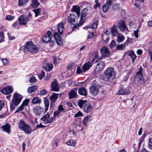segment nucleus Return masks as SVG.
I'll use <instances>...</instances> for the list:
<instances>
[{
  "instance_id": "nucleus-58",
  "label": "nucleus",
  "mask_w": 152,
  "mask_h": 152,
  "mask_svg": "<svg viewBox=\"0 0 152 152\" xmlns=\"http://www.w3.org/2000/svg\"><path fill=\"white\" fill-rule=\"evenodd\" d=\"M36 80V79L35 77L34 76H32L30 79L29 81L30 83H33L35 82Z\"/></svg>"
},
{
  "instance_id": "nucleus-27",
  "label": "nucleus",
  "mask_w": 152,
  "mask_h": 152,
  "mask_svg": "<svg viewBox=\"0 0 152 152\" xmlns=\"http://www.w3.org/2000/svg\"><path fill=\"white\" fill-rule=\"evenodd\" d=\"M24 132L27 134H30L31 132V129L30 126L27 124L26 126L22 129Z\"/></svg>"
},
{
  "instance_id": "nucleus-1",
  "label": "nucleus",
  "mask_w": 152,
  "mask_h": 152,
  "mask_svg": "<svg viewBox=\"0 0 152 152\" xmlns=\"http://www.w3.org/2000/svg\"><path fill=\"white\" fill-rule=\"evenodd\" d=\"M38 50L37 47L34 45L32 42H26L25 46V51H27L33 54L36 53Z\"/></svg>"
},
{
  "instance_id": "nucleus-23",
  "label": "nucleus",
  "mask_w": 152,
  "mask_h": 152,
  "mask_svg": "<svg viewBox=\"0 0 152 152\" xmlns=\"http://www.w3.org/2000/svg\"><path fill=\"white\" fill-rule=\"evenodd\" d=\"M18 21L20 25H24L26 23L27 18L23 16H21L18 18Z\"/></svg>"
},
{
  "instance_id": "nucleus-2",
  "label": "nucleus",
  "mask_w": 152,
  "mask_h": 152,
  "mask_svg": "<svg viewBox=\"0 0 152 152\" xmlns=\"http://www.w3.org/2000/svg\"><path fill=\"white\" fill-rule=\"evenodd\" d=\"M88 9L87 8H84L82 11L80 15V19L79 21V23L77 24L75 26H73L72 30L76 29L77 27L81 26L84 22L86 12H88Z\"/></svg>"
},
{
  "instance_id": "nucleus-34",
  "label": "nucleus",
  "mask_w": 152,
  "mask_h": 152,
  "mask_svg": "<svg viewBox=\"0 0 152 152\" xmlns=\"http://www.w3.org/2000/svg\"><path fill=\"white\" fill-rule=\"evenodd\" d=\"M44 103L45 107V113L46 112L48 108L49 105V102L48 99L46 98L44 99Z\"/></svg>"
},
{
  "instance_id": "nucleus-29",
  "label": "nucleus",
  "mask_w": 152,
  "mask_h": 152,
  "mask_svg": "<svg viewBox=\"0 0 152 152\" xmlns=\"http://www.w3.org/2000/svg\"><path fill=\"white\" fill-rule=\"evenodd\" d=\"M27 124L23 120H21L19 123L18 127L22 130Z\"/></svg>"
},
{
  "instance_id": "nucleus-33",
  "label": "nucleus",
  "mask_w": 152,
  "mask_h": 152,
  "mask_svg": "<svg viewBox=\"0 0 152 152\" xmlns=\"http://www.w3.org/2000/svg\"><path fill=\"white\" fill-rule=\"evenodd\" d=\"M124 37L121 34H118L117 35V42L120 43L123 42L124 39Z\"/></svg>"
},
{
  "instance_id": "nucleus-50",
  "label": "nucleus",
  "mask_w": 152,
  "mask_h": 152,
  "mask_svg": "<svg viewBox=\"0 0 152 152\" xmlns=\"http://www.w3.org/2000/svg\"><path fill=\"white\" fill-rule=\"evenodd\" d=\"M148 147L149 149L152 150V138H151L149 140Z\"/></svg>"
},
{
  "instance_id": "nucleus-46",
  "label": "nucleus",
  "mask_w": 152,
  "mask_h": 152,
  "mask_svg": "<svg viewBox=\"0 0 152 152\" xmlns=\"http://www.w3.org/2000/svg\"><path fill=\"white\" fill-rule=\"evenodd\" d=\"M98 1V0H95V1L96 4L94 6V9L95 10H96L98 7H100V4Z\"/></svg>"
},
{
  "instance_id": "nucleus-63",
  "label": "nucleus",
  "mask_w": 152,
  "mask_h": 152,
  "mask_svg": "<svg viewBox=\"0 0 152 152\" xmlns=\"http://www.w3.org/2000/svg\"><path fill=\"white\" fill-rule=\"evenodd\" d=\"M115 45V42L114 40H113L110 44V46L111 48L113 47Z\"/></svg>"
},
{
  "instance_id": "nucleus-45",
  "label": "nucleus",
  "mask_w": 152,
  "mask_h": 152,
  "mask_svg": "<svg viewBox=\"0 0 152 152\" xmlns=\"http://www.w3.org/2000/svg\"><path fill=\"white\" fill-rule=\"evenodd\" d=\"M125 46L124 44L118 45L116 46V48L118 50H123L125 49Z\"/></svg>"
},
{
  "instance_id": "nucleus-37",
  "label": "nucleus",
  "mask_w": 152,
  "mask_h": 152,
  "mask_svg": "<svg viewBox=\"0 0 152 152\" xmlns=\"http://www.w3.org/2000/svg\"><path fill=\"white\" fill-rule=\"evenodd\" d=\"M53 67V65L51 64H46L45 66H44V69L47 71H50Z\"/></svg>"
},
{
  "instance_id": "nucleus-49",
  "label": "nucleus",
  "mask_w": 152,
  "mask_h": 152,
  "mask_svg": "<svg viewBox=\"0 0 152 152\" xmlns=\"http://www.w3.org/2000/svg\"><path fill=\"white\" fill-rule=\"evenodd\" d=\"M29 0H19L18 5L21 6L26 3Z\"/></svg>"
},
{
  "instance_id": "nucleus-28",
  "label": "nucleus",
  "mask_w": 152,
  "mask_h": 152,
  "mask_svg": "<svg viewBox=\"0 0 152 152\" xmlns=\"http://www.w3.org/2000/svg\"><path fill=\"white\" fill-rule=\"evenodd\" d=\"M102 36V38L103 39V42L105 43H108L109 39V35L106 34H103Z\"/></svg>"
},
{
  "instance_id": "nucleus-18",
  "label": "nucleus",
  "mask_w": 152,
  "mask_h": 152,
  "mask_svg": "<svg viewBox=\"0 0 152 152\" xmlns=\"http://www.w3.org/2000/svg\"><path fill=\"white\" fill-rule=\"evenodd\" d=\"M91 116L90 115H88L85 117L82 120V123L85 126H87L88 123L91 120Z\"/></svg>"
},
{
  "instance_id": "nucleus-3",
  "label": "nucleus",
  "mask_w": 152,
  "mask_h": 152,
  "mask_svg": "<svg viewBox=\"0 0 152 152\" xmlns=\"http://www.w3.org/2000/svg\"><path fill=\"white\" fill-rule=\"evenodd\" d=\"M142 69V68L141 66L139 68L138 71L137 72L136 75L134 77V81L137 84H140L143 80Z\"/></svg>"
},
{
  "instance_id": "nucleus-60",
  "label": "nucleus",
  "mask_w": 152,
  "mask_h": 152,
  "mask_svg": "<svg viewBox=\"0 0 152 152\" xmlns=\"http://www.w3.org/2000/svg\"><path fill=\"white\" fill-rule=\"evenodd\" d=\"M132 39L128 37L127 40L124 43V45H127L129 43H130Z\"/></svg>"
},
{
  "instance_id": "nucleus-8",
  "label": "nucleus",
  "mask_w": 152,
  "mask_h": 152,
  "mask_svg": "<svg viewBox=\"0 0 152 152\" xmlns=\"http://www.w3.org/2000/svg\"><path fill=\"white\" fill-rule=\"evenodd\" d=\"M106 80H108L114 74V72L113 68H107L104 72Z\"/></svg>"
},
{
  "instance_id": "nucleus-41",
  "label": "nucleus",
  "mask_w": 152,
  "mask_h": 152,
  "mask_svg": "<svg viewBox=\"0 0 152 152\" xmlns=\"http://www.w3.org/2000/svg\"><path fill=\"white\" fill-rule=\"evenodd\" d=\"M98 24V20L94 19V20L93 23L91 27H88L89 28H93L94 29H96Z\"/></svg>"
},
{
  "instance_id": "nucleus-7",
  "label": "nucleus",
  "mask_w": 152,
  "mask_h": 152,
  "mask_svg": "<svg viewBox=\"0 0 152 152\" xmlns=\"http://www.w3.org/2000/svg\"><path fill=\"white\" fill-rule=\"evenodd\" d=\"M22 98V96L20 94L18 93H15L13 94L12 101L16 104H19L21 102Z\"/></svg>"
},
{
  "instance_id": "nucleus-15",
  "label": "nucleus",
  "mask_w": 152,
  "mask_h": 152,
  "mask_svg": "<svg viewBox=\"0 0 152 152\" xmlns=\"http://www.w3.org/2000/svg\"><path fill=\"white\" fill-rule=\"evenodd\" d=\"M101 53L104 57H108L110 55V52L106 47H104L100 49Z\"/></svg>"
},
{
  "instance_id": "nucleus-62",
  "label": "nucleus",
  "mask_w": 152,
  "mask_h": 152,
  "mask_svg": "<svg viewBox=\"0 0 152 152\" xmlns=\"http://www.w3.org/2000/svg\"><path fill=\"white\" fill-rule=\"evenodd\" d=\"M47 93L46 90L44 89L41 91L40 95L41 96H43L46 94Z\"/></svg>"
},
{
  "instance_id": "nucleus-51",
  "label": "nucleus",
  "mask_w": 152,
  "mask_h": 152,
  "mask_svg": "<svg viewBox=\"0 0 152 152\" xmlns=\"http://www.w3.org/2000/svg\"><path fill=\"white\" fill-rule=\"evenodd\" d=\"M15 18L14 16H12L10 15H8L6 16L5 18V19L7 20H12Z\"/></svg>"
},
{
  "instance_id": "nucleus-30",
  "label": "nucleus",
  "mask_w": 152,
  "mask_h": 152,
  "mask_svg": "<svg viewBox=\"0 0 152 152\" xmlns=\"http://www.w3.org/2000/svg\"><path fill=\"white\" fill-rule=\"evenodd\" d=\"M76 141L75 140H73L72 139L70 140L69 141L66 142V144L68 145L75 147L76 145Z\"/></svg>"
},
{
  "instance_id": "nucleus-56",
  "label": "nucleus",
  "mask_w": 152,
  "mask_h": 152,
  "mask_svg": "<svg viewBox=\"0 0 152 152\" xmlns=\"http://www.w3.org/2000/svg\"><path fill=\"white\" fill-rule=\"evenodd\" d=\"M45 76L44 72L42 71L41 73L39 75V77L40 79H41Z\"/></svg>"
},
{
  "instance_id": "nucleus-35",
  "label": "nucleus",
  "mask_w": 152,
  "mask_h": 152,
  "mask_svg": "<svg viewBox=\"0 0 152 152\" xmlns=\"http://www.w3.org/2000/svg\"><path fill=\"white\" fill-rule=\"evenodd\" d=\"M37 88V86H32L28 88V92L29 93H31L35 92L36 91Z\"/></svg>"
},
{
  "instance_id": "nucleus-14",
  "label": "nucleus",
  "mask_w": 152,
  "mask_h": 152,
  "mask_svg": "<svg viewBox=\"0 0 152 152\" xmlns=\"http://www.w3.org/2000/svg\"><path fill=\"white\" fill-rule=\"evenodd\" d=\"M54 38L58 45L61 46L63 43L60 35L57 32H55L54 34Z\"/></svg>"
},
{
  "instance_id": "nucleus-11",
  "label": "nucleus",
  "mask_w": 152,
  "mask_h": 152,
  "mask_svg": "<svg viewBox=\"0 0 152 152\" xmlns=\"http://www.w3.org/2000/svg\"><path fill=\"white\" fill-rule=\"evenodd\" d=\"M113 1L111 0H107L106 3L102 6V9L103 12H107L110 7L111 6V4Z\"/></svg>"
},
{
  "instance_id": "nucleus-19",
  "label": "nucleus",
  "mask_w": 152,
  "mask_h": 152,
  "mask_svg": "<svg viewBox=\"0 0 152 152\" xmlns=\"http://www.w3.org/2000/svg\"><path fill=\"white\" fill-rule=\"evenodd\" d=\"M93 64L91 62H88L85 63L82 66L84 72L88 70L92 65Z\"/></svg>"
},
{
  "instance_id": "nucleus-22",
  "label": "nucleus",
  "mask_w": 152,
  "mask_h": 152,
  "mask_svg": "<svg viewBox=\"0 0 152 152\" xmlns=\"http://www.w3.org/2000/svg\"><path fill=\"white\" fill-rule=\"evenodd\" d=\"M43 108L40 106H37L34 108V111L37 115H40L43 112Z\"/></svg>"
},
{
  "instance_id": "nucleus-17",
  "label": "nucleus",
  "mask_w": 152,
  "mask_h": 152,
  "mask_svg": "<svg viewBox=\"0 0 152 152\" xmlns=\"http://www.w3.org/2000/svg\"><path fill=\"white\" fill-rule=\"evenodd\" d=\"M90 89L91 94L93 96H96L98 94L99 91L97 87L92 86L90 88Z\"/></svg>"
},
{
  "instance_id": "nucleus-36",
  "label": "nucleus",
  "mask_w": 152,
  "mask_h": 152,
  "mask_svg": "<svg viewBox=\"0 0 152 152\" xmlns=\"http://www.w3.org/2000/svg\"><path fill=\"white\" fill-rule=\"evenodd\" d=\"M73 10L77 14L78 17H79L80 15V7L78 6H74L73 8Z\"/></svg>"
},
{
  "instance_id": "nucleus-25",
  "label": "nucleus",
  "mask_w": 152,
  "mask_h": 152,
  "mask_svg": "<svg viewBox=\"0 0 152 152\" xmlns=\"http://www.w3.org/2000/svg\"><path fill=\"white\" fill-rule=\"evenodd\" d=\"M84 110L86 113L90 112L93 109V107L91 106L88 104H86L84 107Z\"/></svg>"
},
{
  "instance_id": "nucleus-6",
  "label": "nucleus",
  "mask_w": 152,
  "mask_h": 152,
  "mask_svg": "<svg viewBox=\"0 0 152 152\" xmlns=\"http://www.w3.org/2000/svg\"><path fill=\"white\" fill-rule=\"evenodd\" d=\"M68 21L70 24L75 25L74 26H75L77 24V20L76 19L75 15L73 14H70L68 17Z\"/></svg>"
},
{
  "instance_id": "nucleus-61",
  "label": "nucleus",
  "mask_w": 152,
  "mask_h": 152,
  "mask_svg": "<svg viewBox=\"0 0 152 152\" xmlns=\"http://www.w3.org/2000/svg\"><path fill=\"white\" fill-rule=\"evenodd\" d=\"M16 29H18L19 28V24L17 22L14 23L12 25Z\"/></svg>"
},
{
  "instance_id": "nucleus-32",
  "label": "nucleus",
  "mask_w": 152,
  "mask_h": 152,
  "mask_svg": "<svg viewBox=\"0 0 152 152\" xmlns=\"http://www.w3.org/2000/svg\"><path fill=\"white\" fill-rule=\"evenodd\" d=\"M10 125L9 124H6L5 125L3 126L1 128L5 132L9 134L10 132Z\"/></svg>"
},
{
  "instance_id": "nucleus-24",
  "label": "nucleus",
  "mask_w": 152,
  "mask_h": 152,
  "mask_svg": "<svg viewBox=\"0 0 152 152\" xmlns=\"http://www.w3.org/2000/svg\"><path fill=\"white\" fill-rule=\"evenodd\" d=\"M57 29L59 34H61L64 29V25L62 22H61L57 26Z\"/></svg>"
},
{
  "instance_id": "nucleus-13",
  "label": "nucleus",
  "mask_w": 152,
  "mask_h": 152,
  "mask_svg": "<svg viewBox=\"0 0 152 152\" xmlns=\"http://www.w3.org/2000/svg\"><path fill=\"white\" fill-rule=\"evenodd\" d=\"M105 66V63L103 61H100L97 64L95 70L96 72L101 71L104 68Z\"/></svg>"
},
{
  "instance_id": "nucleus-52",
  "label": "nucleus",
  "mask_w": 152,
  "mask_h": 152,
  "mask_svg": "<svg viewBox=\"0 0 152 152\" xmlns=\"http://www.w3.org/2000/svg\"><path fill=\"white\" fill-rule=\"evenodd\" d=\"M82 72H84L83 70V68L82 69H80V68L79 66H78L76 70V73L78 74H79Z\"/></svg>"
},
{
  "instance_id": "nucleus-12",
  "label": "nucleus",
  "mask_w": 152,
  "mask_h": 152,
  "mask_svg": "<svg viewBox=\"0 0 152 152\" xmlns=\"http://www.w3.org/2000/svg\"><path fill=\"white\" fill-rule=\"evenodd\" d=\"M52 37V35L51 32L48 31L45 34L44 37L42 38V41L45 43H47L50 41Z\"/></svg>"
},
{
  "instance_id": "nucleus-21",
  "label": "nucleus",
  "mask_w": 152,
  "mask_h": 152,
  "mask_svg": "<svg viewBox=\"0 0 152 152\" xmlns=\"http://www.w3.org/2000/svg\"><path fill=\"white\" fill-rule=\"evenodd\" d=\"M78 92L81 95L84 96H86L87 95V91L85 88L81 87L78 90Z\"/></svg>"
},
{
  "instance_id": "nucleus-4",
  "label": "nucleus",
  "mask_w": 152,
  "mask_h": 152,
  "mask_svg": "<svg viewBox=\"0 0 152 152\" xmlns=\"http://www.w3.org/2000/svg\"><path fill=\"white\" fill-rule=\"evenodd\" d=\"M117 25L121 31L124 32L125 30L128 31L127 27L124 20L121 19L118 21L117 23Z\"/></svg>"
},
{
  "instance_id": "nucleus-38",
  "label": "nucleus",
  "mask_w": 152,
  "mask_h": 152,
  "mask_svg": "<svg viewBox=\"0 0 152 152\" xmlns=\"http://www.w3.org/2000/svg\"><path fill=\"white\" fill-rule=\"evenodd\" d=\"M87 101H84L83 100H80L77 102L78 106L80 108H82L83 106L84 107V105L86 104Z\"/></svg>"
},
{
  "instance_id": "nucleus-10",
  "label": "nucleus",
  "mask_w": 152,
  "mask_h": 152,
  "mask_svg": "<svg viewBox=\"0 0 152 152\" xmlns=\"http://www.w3.org/2000/svg\"><path fill=\"white\" fill-rule=\"evenodd\" d=\"M50 117L49 113L48 112L46 115H44L41 119L45 122H44V124H47L51 123L53 120V118L51 117L49 119Z\"/></svg>"
},
{
  "instance_id": "nucleus-20",
  "label": "nucleus",
  "mask_w": 152,
  "mask_h": 152,
  "mask_svg": "<svg viewBox=\"0 0 152 152\" xmlns=\"http://www.w3.org/2000/svg\"><path fill=\"white\" fill-rule=\"evenodd\" d=\"M51 90L53 91H59V88L56 81H54L51 84Z\"/></svg>"
},
{
  "instance_id": "nucleus-64",
  "label": "nucleus",
  "mask_w": 152,
  "mask_h": 152,
  "mask_svg": "<svg viewBox=\"0 0 152 152\" xmlns=\"http://www.w3.org/2000/svg\"><path fill=\"white\" fill-rule=\"evenodd\" d=\"M60 113H61L58 110L55 111L53 113L54 116L56 117L59 115Z\"/></svg>"
},
{
  "instance_id": "nucleus-31",
  "label": "nucleus",
  "mask_w": 152,
  "mask_h": 152,
  "mask_svg": "<svg viewBox=\"0 0 152 152\" xmlns=\"http://www.w3.org/2000/svg\"><path fill=\"white\" fill-rule=\"evenodd\" d=\"M94 58L93 59L91 62L93 63L94 62L96 63L100 59L99 57L98 53L97 52H96L94 53Z\"/></svg>"
},
{
  "instance_id": "nucleus-59",
  "label": "nucleus",
  "mask_w": 152,
  "mask_h": 152,
  "mask_svg": "<svg viewBox=\"0 0 152 152\" xmlns=\"http://www.w3.org/2000/svg\"><path fill=\"white\" fill-rule=\"evenodd\" d=\"M4 37L3 33H0V43L3 41Z\"/></svg>"
},
{
  "instance_id": "nucleus-43",
  "label": "nucleus",
  "mask_w": 152,
  "mask_h": 152,
  "mask_svg": "<svg viewBox=\"0 0 152 152\" xmlns=\"http://www.w3.org/2000/svg\"><path fill=\"white\" fill-rule=\"evenodd\" d=\"M129 56L131 57L132 58L133 63L134 62V61L135 59H136L137 56L134 53V52L133 51L129 53Z\"/></svg>"
},
{
  "instance_id": "nucleus-57",
  "label": "nucleus",
  "mask_w": 152,
  "mask_h": 152,
  "mask_svg": "<svg viewBox=\"0 0 152 152\" xmlns=\"http://www.w3.org/2000/svg\"><path fill=\"white\" fill-rule=\"evenodd\" d=\"M58 110L61 113V112L64 111L65 110V109L63 107L62 105H60L59 106L58 108Z\"/></svg>"
},
{
  "instance_id": "nucleus-39",
  "label": "nucleus",
  "mask_w": 152,
  "mask_h": 152,
  "mask_svg": "<svg viewBox=\"0 0 152 152\" xmlns=\"http://www.w3.org/2000/svg\"><path fill=\"white\" fill-rule=\"evenodd\" d=\"M41 100L39 99L38 97H34L32 99V103L34 104H39L41 103Z\"/></svg>"
},
{
  "instance_id": "nucleus-54",
  "label": "nucleus",
  "mask_w": 152,
  "mask_h": 152,
  "mask_svg": "<svg viewBox=\"0 0 152 152\" xmlns=\"http://www.w3.org/2000/svg\"><path fill=\"white\" fill-rule=\"evenodd\" d=\"M29 99H26L23 102L22 105L24 107H26L27 105V104L29 102Z\"/></svg>"
},
{
  "instance_id": "nucleus-5",
  "label": "nucleus",
  "mask_w": 152,
  "mask_h": 152,
  "mask_svg": "<svg viewBox=\"0 0 152 152\" xmlns=\"http://www.w3.org/2000/svg\"><path fill=\"white\" fill-rule=\"evenodd\" d=\"M130 90L128 86L126 85H123L118 91V94L119 95H127L129 94Z\"/></svg>"
},
{
  "instance_id": "nucleus-44",
  "label": "nucleus",
  "mask_w": 152,
  "mask_h": 152,
  "mask_svg": "<svg viewBox=\"0 0 152 152\" xmlns=\"http://www.w3.org/2000/svg\"><path fill=\"white\" fill-rule=\"evenodd\" d=\"M1 61L4 66L7 65L9 64V61L6 58H2Z\"/></svg>"
},
{
  "instance_id": "nucleus-40",
  "label": "nucleus",
  "mask_w": 152,
  "mask_h": 152,
  "mask_svg": "<svg viewBox=\"0 0 152 152\" xmlns=\"http://www.w3.org/2000/svg\"><path fill=\"white\" fill-rule=\"evenodd\" d=\"M58 94H53L50 97V99L52 101H55L58 99Z\"/></svg>"
},
{
  "instance_id": "nucleus-55",
  "label": "nucleus",
  "mask_w": 152,
  "mask_h": 152,
  "mask_svg": "<svg viewBox=\"0 0 152 152\" xmlns=\"http://www.w3.org/2000/svg\"><path fill=\"white\" fill-rule=\"evenodd\" d=\"M83 116V114L80 111H79L76 113L74 115V117H77L79 116Z\"/></svg>"
},
{
  "instance_id": "nucleus-47",
  "label": "nucleus",
  "mask_w": 152,
  "mask_h": 152,
  "mask_svg": "<svg viewBox=\"0 0 152 152\" xmlns=\"http://www.w3.org/2000/svg\"><path fill=\"white\" fill-rule=\"evenodd\" d=\"M18 104H16L14 103V102L12 101V102L10 104V107L11 110H13L14 109L16 106L18 105Z\"/></svg>"
},
{
  "instance_id": "nucleus-9",
  "label": "nucleus",
  "mask_w": 152,
  "mask_h": 152,
  "mask_svg": "<svg viewBox=\"0 0 152 152\" xmlns=\"http://www.w3.org/2000/svg\"><path fill=\"white\" fill-rule=\"evenodd\" d=\"M13 90V89L12 86H7L3 88L1 91L4 94L7 95L12 93Z\"/></svg>"
},
{
  "instance_id": "nucleus-16",
  "label": "nucleus",
  "mask_w": 152,
  "mask_h": 152,
  "mask_svg": "<svg viewBox=\"0 0 152 152\" xmlns=\"http://www.w3.org/2000/svg\"><path fill=\"white\" fill-rule=\"evenodd\" d=\"M77 89V88H76L72 89L69 93L68 96L70 99H71L76 97Z\"/></svg>"
},
{
  "instance_id": "nucleus-53",
  "label": "nucleus",
  "mask_w": 152,
  "mask_h": 152,
  "mask_svg": "<svg viewBox=\"0 0 152 152\" xmlns=\"http://www.w3.org/2000/svg\"><path fill=\"white\" fill-rule=\"evenodd\" d=\"M24 107L22 105H21L20 107H19L16 110L15 113H18L19 111L22 110L24 109Z\"/></svg>"
},
{
  "instance_id": "nucleus-42",
  "label": "nucleus",
  "mask_w": 152,
  "mask_h": 152,
  "mask_svg": "<svg viewBox=\"0 0 152 152\" xmlns=\"http://www.w3.org/2000/svg\"><path fill=\"white\" fill-rule=\"evenodd\" d=\"M32 1L31 5L34 7H37L39 4V3L37 0H31Z\"/></svg>"
},
{
  "instance_id": "nucleus-26",
  "label": "nucleus",
  "mask_w": 152,
  "mask_h": 152,
  "mask_svg": "<svg viewBox=\"0 0 152 152\" xmlns=\"http://www.w3.org/2000/svg\"><path fill=\"white\" fill-rule=\"evenodd\" d=\"M111 32L113 36H115L118 33L117 27L114 25L111 28Z\"/></svg>"
},
{
  "instance_id": "nucleus-48",
  "label": "nucleus",
  "mask_w": 152,
  "mask_h": 152,
  "mask_svg": "<svg viewBox=\"0 0 152 152\" xmlns=\"http://www.w3.org/2000/svg\"><path fill=\"white\" fill-rule=\"evenodd\" d=\"M33 11L35 13V16L36 17L38 16L40 12V10L39 8L34 9L33 10Z\"/></svg>"
}]
</instances>
